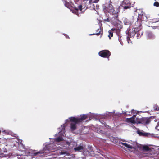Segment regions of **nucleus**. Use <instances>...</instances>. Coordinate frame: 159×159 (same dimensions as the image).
<instances>
[{
  "instance_id": "9d476101",
  "label": "nucleus",
  "mask_w": 159,
  "mask_h": 159,
  "mask_svg": "<svg viewBox=\"0 0 159 159\" xmlns=\"http://www.w3.org/2000/svg\"><path fill=\"white\" fill-rule=\"evenodd\" d=\"M94 3H92L91 2L89 1L88 4L87 5V7L84 6V7H82V10L83 9L84 10L82 11H81L83 13H84L85 10H86L87 8H89L91 9H95V6L94 4H93ZM83 6V5H82Z\"/></svg>"
},
{
  "instance_id": "f3484780",
  "label": "nucleus",
  "mask_w": 159,
  "mask_h": 159,
  "mask_svg": "<svg viewBox=\"0 0 159 159\" xmlns=\"http://www.w3.org/2000/svg\"><path fill=\"white\" fill-rule=\"evenodd\" d=\"M83 149V147L82 146H79L74 148V150L76 152V151H80L81 150H82Z\"/></svg>"
},
{
  "instance_id": "20e7f679",
  "label": "nucleus",
  "mask_w": 159,
  "mask_h": 159,
  "mask_svg": "<svg viewBox=\"0 0 159 159\" xmlns=\"http://www.w3.org/2000/svg\"><path fill=\"white\" fill-rule=\"evenodd\" d=\"M65 6L69 9H70L71 7H73L75 10L78 11L80 10L82 11V7L83 6L82 5H80L78 6H76L73 3H70L68 2L67 0L63 2Z\"/></svg>"
},
{
  "instance_id": "f704fd0d",
  "label": "nucleus",
  "mask_w": 159,
  "mask_h": 159,
  "mask_svg": "<svg viewBox=\"0 0 159 159\" xmlns=\"http://www.w3.org/2000/svg\"><path fill=\"white\" fill-rule=\"evenodd\" d=\"M156 110H158V109H157L156 108Z\"/></svg>"
},
{
  "instance_id": "c9c22d12",
  "label": "nucleus",
  "mask_w": 159,
  "mask_h": 159,
  "mask_svg": "<svg viewBox=\"0 0 159 159\" xmlns=\"http://www.w3.org/2000/svg\"><path fill=\"white\" fill-rule=\"evenodd\" d=\"M155 1H156V0H154Z\"/></svg>"
},
{
  "instance_id": "423d86ee",
  "label": "nucleus",
  "mask_w": 159,
  "mask_h": 159,
  "mask_svg": "<svg viewBox=\"0 0 159 159\" xmlns=\"http://www.w3.org/2000/svg\"><path fill=\"white\" fill-rule=\"evenodd\" d=\"M98 54L102 57L108 58L111 55V52L108 50H103L100 51Z\"/></svg>"
},
{
  "instance_id": "1a4fd4ad",
  "label": "nucleus",
  "mask_w": 159,
  "mask_h": 159,
  "mask_svg": "<svg viewBox=\"0 0 159 159\" xmlns=\"http://www.w3.org/2000/svg\"><path fill=\"white\" fill-rule=\"evenodd\" d=\"M138 30L135 28L132 29V30H129L128 31H126V33L128 34V35L130 36L131 37H134L136 34Z\"/></svg>"
},
{
  "instance_id": "2f4dec72",
  "label": "nucleus",
  "mask_w": 159,
  "mask_h": 159,
  "mask_svg": "<svg viewBox=\"0 0 159 159\" xmlns=\"http://www.w3.org/2000/svg\"><path fill=\"white\" fill-rule=\"evenodd\" d=\"M136 115H133V116H132V117H131V118H133V119H135V118L136 117Z\"/></svg>"
},
{
  "instance_id": "a211bd4d",
  "label": "nucleus",
  "mask_w": 159,
  "mask_h": 159,
  "mask_svg": "<svg viewBox=\"0 0 159 159\" xmlns=\"http://www.w3.org/2000/svg\"><path fill=\"white\" fill-rule=\"evenodd\" d=\"M120 144H122L124 146H125L126 147L130 149H132L133 148V147L132 146L130 145L129 144H128L127 143L121 142L120 143Z\"/></svg>"
},
{
  "instance_id": "6e6552de",
  "label": "nucleus",
  "mask_w": 159,
  "mask_h": 159,
  "mask_svg": "<svg viewBox=\"0 0 159 159\" xmlns=\"http://www.w3.org/2000/svg\"><path fill=\"white\" fill-rule=\"evenodd\" d=\"M142 22L137 18V20L135 22L134 28L137 29V30H140L142 29Z\"/></svg>"
},
{
  "instance_id": "dca6fc26",
  "label": "nucleus",
  "mask_w": 159,
  "mask_h": 159,
  "mask_svg": "<svg viewBox=\"0 0 159 159\" xmlns=\"http://www.w3.org/2000/svg\"><path fill=\"white\" fill-rule=\"evenodd\" d=\"M126 121L128 123L130 122L133 124L136 123V122L135 121V120L133 119V118L131 117L129 118H127Z\"/></svg>"
},
{
  "instance_id": "2eb2a0df",
  "label": "nucleus",
  "mask_w": 159,
  "mask_h": 159,
  "mask_svg": "<svg viewBox=\"0 0 159 159\" xmlns=\"http://www.w3.org/2000/svg\"><path fill=\"white\" fill-rule=\"evenodd\" d=\"M143 31L141 30H138L137 31L136 34H137L136 37H137V39H139L140 38L141 36L143 35Z\"/></svg>"
},
{
  "instance_id": "72a5a7b5",
  "label": "nucleus",
  "mask_w": 159,
  "mask_h": 159,
  "mask_svg": "<svg viewBox=\"0 0 159 159\" xmlns=\"http://www.w3.org/2000/svg\"><path fill=\"white\" fill-rule=\"evenodd\" d=\"M15 137H16V134H15Z\"/></svg>"
},
{
  "instance_id": "39448f33",
  "label": "nucleus",
  "mask_w": 159,
  "mask_h": 159,
  "mask_svg": "<svg viewBox=\"0 0 159 159\" xmlns=\"http://www.w3.org/2000/svg\"><path fill=\"white\" fill-rule=\"evenodd\" d=\"M150 122L151 120L150 118L142 117L137 119L136 121V123L147 125H148Z\"/></svg>"
},
{
  "instance_id": "aec40b11",
  "label": "nucleus",
  "mask_w": 159,
  "mask_h": 159,
  "mask_svg": "<svg viewBox=\"0 0 159 159\" xmlns=\"http://www.w3.org/2000/svg\"><path fill=\"white\" fill-rule=\"evenodd\" d=\"M63 140V139L62 136H59L55 138L54 140L56 142H58L62 141Z\"/></svg>"
},
{
  "instance_id": "f8f14e48",
  "label": "nucleus",
  "mask_w": 159,
  "mask_h": 159,
  "mask_svg": "<svg viewBox=\"0 0 159 159\" xmlns=\"http://www.w3.org/2000/svg\"><path fill=\"white\" fill-rule=\"evenodd\" d=\"M138 18L141 21H147V17L145 13L142 11H141L140 14H139Z\"/></svg>"
},
{
  "instance_id": "393cba45",
  "label": "nucleus",
  "mask_w": 159,
  "mask_h": 159,
  "mask_svg": "<svg viewBox=\"0 0 159 159\" xmlns=\"http://www.w3.org/2000/svg\"><path fill=\"white\" fill-rule=\"evenodd\" d=\"M137 133L140 136H142L143 135V132L139 130H138L137 131Z\"/></svg>"
},
{
  "instance_id": "473e14b6",
  "label": "nucleus",
  "mask_w": 159,
  "mask_h": 159,
  "mask_svg": "<svg viewBox=\"0 0 159 159\" xmlns=\"http://www.w3.org/2000/svg\"><path fill=\"white\" fill-rule=\"evenodd\" d=\"M159 20H155L154 21V22H155V23H156V22H159Z\"/></svg>"
},
{
  "instance_id": "4be33fe9",
  "label": "nucleus",
  "mask_w": 159,
  "mask_h": 159,
  "mask_svg": "<svg viewBox=\"0 0 159 159\" xmlns=\"http://www.w3.org/2000/svg\"><path fill=\"white\" fill-rule=\"evenodd\" d=\"M108 32L109 33L108 37L110 39H111V37H112L113 36V32H112L111 30H109Z\"/></svg>"
},
{
  "instance_id": "f03ea898",
  "label": "nucleus",
  "mask_w": 159,
  "mask_h": 159,
  "mask_svg": "<svg viewBox=\"0 0 159 159\" xmlns=\"http://www.w3.org/2000/svg\"><path fill=\"white\" fill-rule=\"evenodd\" d=\"M119 11L117 9L115 10L114 8L113 9H111L110 13H111L113 16L111 18V20L112 24L113 25L117 26L119 28H121V26L120 25L121 23V21L119 20L118 17Z\"/></svg>"
},
{
  "instance_id": "412c9836",
  "label": "nucleus",
  "mask_w": 159,
  "mask_h": 159,
  "mask_svg": "<svg viewBox=\"0 0 159 159\" xmlns=\"http://www.w3.org/2000/svg\"><path fill=\"white\" fill-rule=\"evenodd\" d=\"M100 30L98 29V30H97V31H96V33H94V34H90V35H96L97 36H98V35H99L100 34Z\"/></svg>"
},
{
  "instance_id": "f257e3e1",
  "label": "nucleus",
  "mask_w": 159,
  "mask_h": 159,
  "mask_svg": "<svg viewBox=\"0 0 159 159\" xmlns=\"http://www.w3.org/2000/svg\"><path fill=\"white\" fill-rule=\"evenodd\" d=\"M80 118H77L74 117L69 118V120L72 123L70 124V129L72 131H73L76 129V124L82 122L87 118V116L85 114L80 116Z\"/></svg>"
},
{
  "instance_id": "7ed1b4c3",
  "label": "nucleus",
  "mask_w": 159,
  "mask_h": 159,
  "mask_svg": "<svg viewBox=\"0 0 159 159\" xmlns=\"http://www.w3.org/2000/svg\"><path fill=\"white\" fill-rule=\"evenodd\" d=\"M53 144H50L47 147L44 148H43V150H40L39 152H35V151H34L33 154V156H36L38 154H43L45 152H45V151L46 150H48V151H49L53 152L55 151V149L54 148H52L53 147Z\"/></svg>"
},
{
  "instance_id": "ddd939ff",
  "label": "nucleus",
  "mask_w": 159,
  "mask_h": 159,
  "mask_svg": "<svg viewBox=\"0 0 159 159\" xmlns=\"http://www.w3.org/2000/svg\"><path fill=\"white\" fill-rule=\"evenodd\" d=\"M123 20L124 24L125 25H130L131 24V22L126 18H123Z\"/></svg>"
},
{
  "instance_id": "a878e982",
  "label": "nucleus",
  "mask_w": 159,
  "mask_h": 159,
  "mask_svg": "<svg viewBox=\"0 0 159 159\" xmlns=\"http://www.w3.org/2000/svg\"><path fill=\"white\" fill-rule=\"evenodd\" d=\"M89 1L91 2L92 3H97L99 0H89Z\"/></svg>"
},
{
  "instance_id": "9b49d317",
  "label": "nucleus",
  "mask_w": 159,
  "mask_h": 159,
  "mask_svg": "<svg viewBox=\"0 0 159 159\" xmlns=\"http://www.w3.org/2000/svg\"><path fill=\"white\" fill-rule=\"evenodd\" d=\"M112 2L111 1H110V3L108 4L107 6H105V7L104 8L103 10L104 12H110V11H111V9H114L113 6L112 5Z\"/></svg>"
},
{
  "instance_id": "5701e85b",
  "label": "nucleus",
  "mask_w": 159,
  "mask_h": 159,
  "mask_svg": "<svg viewBox=\"0 0 159 159\" xmlns=\"http://www.w3.org/2000/svg\"><path fill=\"white\" fill-rule=\"evenodd\" d=\"M67 152L65 151V150H63L61 151L59 153V155H63L65 154H66L67 155Z\"/></svg>"
},
{
  "instance_id": "cd10ccee",
  "label": "nucleus",
  "mask_w": 159,
  "mask_h": 159,
  "mask_svg": "<svg viewBox=\"0 0 159 159\" xmlns=\"http://www.w3.org/2000/svg\"><path fill=\"white\" fill-rule=\"evenodd\" d=\"M104 20L105 21L108 22H110V19L109 18V17H108V18H107V19H104Z\"/></svg>"
},
{
  "instance_id": "0eeeda50",
  "label": "nucleus",
  "mask_w": 159,
  "mask_h": 159,
  "mask_svg": "<svg viewBox=\"0 0 159 159\" xmlns=\"http://www.w3.org/2000/svg\"><path fill=\"white\" fill-rule=\"evenodd\" d=\"M121 6L124 9V10L128 9H130L131 7V4L129 1L124 0Z\"/></svg>"
},
{
  "instance_id": "c85d7f7f",
  "label": "nucleus",
  "mask_w": 159,
  "mask_h": 159,
  "mask_svg": "<svg viewBox=\"0 0 159 159\" xmlns=\"http://www.w3.org/2000/svg\"><path fill=\"white\" fill-rule=\"evenodd\" d=\"M148 135V133L145 132H143V135L142 136H147Z\"/></svg>"
},
{
  "instance_id": "bb28decb",
  "label": "nucleus",
  "mask_w": 159,
  "mask_h": 159,
  "mask_svg": "<svg viewBox=\"0 0 159 159\" xmlns=\"http://www.w3.org/2000/svg\"><path fill=\"white\" fill-rule=\"evenodd\" d=\"M127 39L128 41V42L129 43H131V42H130V38L129 37H127Z\"/></svg>"
},
{
  "instance_id": "4468645a",
  "label": "nucleus",
  "mask_w": 159,
  "mask_h": 159,
  "mask_svg": "<svg viewBox=\"0 0 159 159\" xmlns=\"http://www.w3.org/2000/svg\"><path fill=\"white\" fill-rule=\"evenodd\" d=\"M122 22H121V24L120 25L121 27V28H119L118 27V26H116L115 25H114V26H115L116 27V28H112L111 29V30H111L112 32L114 31H116V32L117 31L119 30H120L121 29H122Z\"/></svg>"
},
{
  "instance_id": "b1692460",
  "label": "nucleus",
  "mask_w": 159,
  "mask_h": 159,
  "mask_svg": "<svg viewBox=\"0 0 159 159\" xmlns=\"http://www.w3.org/2000/svg\"><path fill=\"white\" fill-rule=\"evenodd\" d=\"M153 6H155L156 7H159V3L157 1L155 2L154 4H153Z\"/></svg>"
},
{
  "instance_id": "7c9ffc66",
  "label": "nucleus",
  "mask_w": 159,
  "mask_h": 159,
  "mask_svg": "<svg viewBox=\"0 0 159 159\" xmlns=\"http://www.w3.org/2000/svg\"><path fill=\"white\" fill-rule=\"evenodd\" d=\"M157 129L159 130V122H158L157 125Z\"/></svg>"
},
{
  "instance_id": "6ab92c4d",
  "label": "nucleus",
  "mask_w": 159,
  "mask_h": 159,
  "mask_svg": "<svg viewBox=\"0 0 159 159\" xmlns=\"http://www.w3.org/2000/svg\"><path fill=\"white\" fill-rule=\"evenodd\" d=\"M151 148L148 146L145 145L143 147V150L145 151H149L151 150Z\"/></svg>"
},
{
  "instance_id": "c756f323",
  "label": "nucleus",
  "mask_w": 159,
  "mask_h": 159,
  "mask_svg": "<svg viewBox=\"0 0 159 159\" xmlns=\"http://www.w3.org/2000/svg\"><path fill=\"white\" fill-rule=\"evenodd\" d=\"M104 125L107 128H108L109 127V126L108 125H107L106 123L105 122L104 123Z\"/></svg>"
}]
</instances>
